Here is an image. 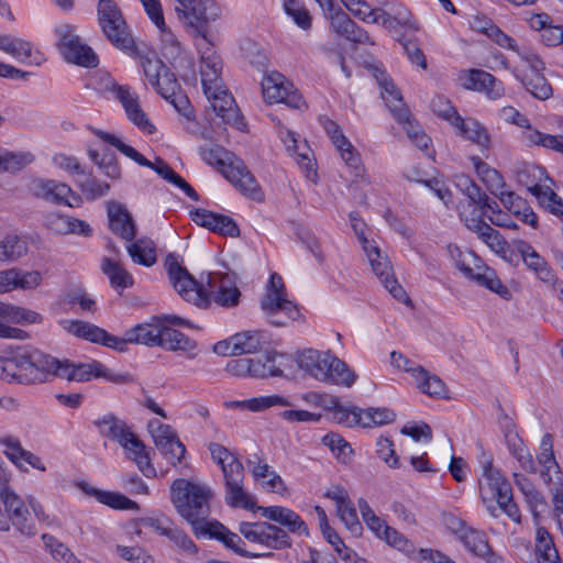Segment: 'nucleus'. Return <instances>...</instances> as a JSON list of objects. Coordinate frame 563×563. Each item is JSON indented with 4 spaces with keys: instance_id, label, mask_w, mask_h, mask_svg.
Wrapping results in <instances>:
<instances>
[{
    "instance_id": "obj_55",
    "label": "nucleus",
    "mask_w": 563,
    "mask_h": 563,
    "mask_svg": "<svg viewBox=\"0 0 563 563\" xmlns=\"http://www.w3.org/2000/svg\"><path fill=\"white\" fill-rule=\"evenodd\" d=\"M13 46L14 48H12L10 55L21 63L40 66L45 62L44 54L23 38L15 37Z\"/></svg>"
},
{
    "instance_id": "obj_11",
    "label": "nucleus",
    "mask_w": 563,
    "mask_h": 563,
    "mask_svg": "<svg viewBox=\"0 0 563 563\" xmlns=\"http://www.w3.org/2000/svg\"><path fill=\"white\" fill-rule=\"evenodd\" d=\"M450 253L455 262L456 268L462 272L466 278L496 292L503 299L509 300L511 298L510 290L497 277L495 271L483 265L474 253H463L457 246L453 249L450 246Z\"/></svg>"
},
{
    "instance_id": "obj_26",
    "label": "nucleus",
    "mask_w": 563,
    "mask_h": 563,
    "mask_svg": "<svg viewBox=\"0 0 563 563\" xmlns=\"http://www.w3.org/2000/svg\"><path fill=\"white\" fill-rule=\"evenodd\" d=\"M461 219L465 223L466 228L475 233L477 238L484 242L493 252L501 256H505L508 253V242L497 230L492 228L481 217L464 218L461 214Z\"/></svg>"
},
{
    "instance_id": "obj_7",
    "label": "nucleus",
    "mask_w": 563,
    "mask_h": 563,
    "mask_svg": "<svg viewBox=\"0 0 563 563\" xmlns=\"http://www.w3.org/2000/svg\"><path fill=\"white\" fill-rule=\"evenodd\" d=\"M15 349L18 384H44L56 377L58 358L31 346L18 345Z\"/></svg>"
},
{
    "instance_id": "obj_50",
    "label": "nucleus",
    "mask_w": 563,
    "mask_h": 563,
    "mask_svg": "<svg viewBox=\"0 0 563 563\" xmlns=\"http://www.w3.org/2000/svg\"><path fill=\"white\" fill-rule=\"evenodd\" d=\"M471 161L474 165L477 176L485 184L486 188L492 195L499 192V190L506 187V183L497 169L490 167L478 156H473Z\"/></svg>"
},
{
    "instance_id": "obj_42",
    "label": "nucleus",
    "mask_w": 563,
    "mask_h": 563,
    "mask_svg": "<svg viewBox=\"0 0 563 563\" xmlns=\"http://www.w3.org/2000/svg\"><path fill=\"white\" fill-rule=\"evenodd\" d=\"M178 124H181L184 129L195 135L202 139H210L207 129L196 120L194 108L187 96L178 95Z\"/></svg>"
},
{
    "instance_id": "obj_20",
    "label": "nucleus",
    "mask_w": 563,
    "mask_h": 563,
    "mask_svg": "<svg viewBox=\"0 0 563 563\" xmlns=\"http://www.w3.org/2000/svg\"><path fill=\"white\" fill-rule=\"evenodd\" d=\"M62 324L68 333L79 339L103 345L118 352H123V341L121 338L109 333L107 330L93 323L81 320H65Z\"/></svg>"
},
{
    "instance_id": "obj_18",
    "label": "nucleus",
    "mask_w": 563,
    "mask_h": 563,
    "mask_svg": "<svg viewBox=\"0 0 563 563\" xmlns=\"http://www.w3.org/2000/svg\"><path fill=\"white\" fill-rule=\"evenodd\" d=\"M263 96L269 102L285 103L292 109H301L306 106L302 97L294 88V85L285 80L279 73H272L262 81Z\"/></svg>"
},
{
    "instance_id": "obj_3",
    "label": "nucleus",
    "mask_w": 563,
    "mask_h": 563,
    "mask_svg": "<svg viewBox=\"0 0 563 563\" xmlns=\"http://www.w3.org/2000/svg\"><path fill=\"white\" fill-rule=\"evenodd\" d=\"M214 493L208 484L196 477H178V515L191 526L198 539L211 521L208 517Z\"/></svg>"
},
{
    "instance_id": "obj_64",
    "label": "nucleus",
    "mask_w": 563,
    "mask_h": 563,
    "mask_svg": "<svg viewBox=\"0 0 563 563\" xmlns=\"http://www.w3.org/2000/svg\"><path fill=\"white\" fill-rule=\"evenodd\" d=\"M115 553L130 563H155L154 558L139 545L126 547L118 544Z\"/></svg>"
},
{
    "instance_id": "obj_8",
    "label": "nucleus",
    "mask_w": 563,
    "mask_h": 563,
    "mask_svg": "<svg viewBox=\"0 0 563 563\" xmlns=\"http://www.w3.org/2000/svg\"><path fill=\"white\" fill-rule=\"evenodd\" d=\"M97 15L103 35L114 47L131 57L140 55L125 19L113 0H99Z\"/></svg>"
},
{
    "instance_id": "obj_45",
    "label": "nucleus",
    "mask_w": 563,
    "mask_h": 563,
    "mask_svg": "<svg viewBox=\"0 0 563 563\" xmlns=\"http://www.w3.org/2000/svg\"><path fill=\"white\" fill-rule=\"evenodd\" d=\"M536 556L538 563H561L553 538L543 527H538L536 531Z\"/></svg>"
},
{
    "instance_id": "obj_36",
    "label": "nucleus",
    "mask_w": 563,
    "mask_h": 563,
    "mask_svg": "<svg viewBox=\"0 0 563 563\" xmlns=\"http://www.w3.org/2000/svg\"><path fill=\"white\" fill-rule=\"evenodd\" d=\"M516 247L526 267L533 272L538 279L543 283L553 280V269L530 243L521 240L517 242Z\"/></svg>"
},
{
    "instance_id": "obj_62",
    "label": "nucleus",
    "mask_w": 563,
    "mask_h": 563,
    "mask_svg": "<svg viewBox=\"0 0 563 563\" xmlns=\"http://www.w3.org/2000/svg\"><path fill=\"white\" fill-rule=\"evenodd\" d=\"M42 540L45 544V548L49 551L56 561H63L64 563H79L76 555L55 537L44 533L42 536Z\"/></svg>"
},
{
    "instance_id": "obj_21",
    "label": "nucleus",
    "mask_w": 563,
    "mask_h": 563,
    "mask_svg": "<svg viewBox=\"0 0 563 563\" xmlns=\"http://www.w3.org/2000/svg\"><path fill=\"white\" fill-rule=\"evenodd\" d=\"M40 319L35 311L0 301V338L24 340L26 332L8 323H35Z\"/></svg>"
},
{
    "instance_id": "obj_9",
    "label": "nucleus",
    "mask_w": 563,
    "mask_h": 563,
    "mask_svg": "<svg viewBox=\"0 0 563 563\" xmlns=\"http://www.w3.org/2000/svg\"><path fill=\"white\" fill-rule=\"evenodd\" d=\"M261 308L268 322L275 327H286L300 318L297 305L287 299L283 278L277 273L271 275Z\"/></svg>"
},
{
    "instance_id": "obj_19",
    "label": "nucleus",
    "mask_w": 563,
    "mask_h": 563,
    "mask_svg": "<svg viewBox=\"0 0 563 563\" xmlns=\"http://www.w3.org/2000/svg\"><path fill=\"white\" fill-rule=\"evenodd\" d=\"M0 499L4 505L9 519V525L13 527L23 536L33 537L36 534V528L29 517V511L22 498L10 488L9 484L0 488Z\"/></svg>"
},
{
    "instance_id": "obj_23",
    "label": "nucleus",
    "mask_w": 563,
    "mask_h": 563,
    "mask_svg": "<svg viewBox=\"0 0 563 563\" xmlns=\"http://www.w3.org/2000/svg\"><path fill=\"white\" fill-rule=\"evenodd\" d=\"M113 92L121 102L128 119L143 133L153 134L155 126L142 110L136 93L132 92L130 87L115 85Z\"/></svg>"
},
{
    "instance_id": "obj_27",
    "label": "nucleus",
    "mask_w": 563,
    "mask_h": 563,
    "mask_svg": "<svg viewBox=\"0 0 563 563\" xmlns=\"http://www.w3.org/2000/svg\"><path fill=\"white\" fill-rule=\"evenodd\" d=\"M155 25L161 30L162 55L170 64L176 59V38L172 30H166L164 16L158 0H140Z\"/></svg>"
},
{
    "instance_id": "obj_53",
    "label": "nucleus",
    "mask_w": 563,
    "mask_h": 563,
    "mask_svg": "<svg viewBox=\"0 0 563 563\" xmlns=\"http://www.w3.org/2000/svg\"><path fill=\"white\" fill-rule=\"evenodd\" d=\"M327 407L333 411V419L338 423L349 427L361 426L362 409L358 407L346 408L341 405L338 397H329Z\"/></svg>"
},
{
    "instance_id": "obj_37",
    "label": "nucleus",
    "mask_w": 563,
    "mask_h": 563,
    "mask_svg": "<svg viewBox=\"0 0 563 563\" xmlns=\"http://www.w3.org/2000/svg\"><path fill=\"white\" fill-rule=\"evenodd\" d=\"M148 432L151 433L156 448L172 464L176 465L174 445L176 434L169 424H165L158 419H152L147 423Z\"/></svg>"
},
{
    "instance_id": "obj_17",
    "label": "nucleus",
    "mask_w": 563,
    "mask_h": 563,
    "mask_svg": "<svg viewBox=\"0 0 563 563\" xmlns=\"http://www.w3.org/2000/svg\"><path fill=\"white\" fill-rule=\"evenodd\" d=\"M365 254L374 274L378 277L388 292L398 301L411 307L412 301L404 287L395 278L388 257L382 253L377 245L368 247V250L365 251Z\"/></svg>"
},
{
    "instance_id": "obj_35",
    "label": "nucleus",
    "mask_w": 563,
    "mask_h": 563,
    "mask_svg": "<svg viewBox=\"0 0 563 563\" xmlns=\"http://www.w3.org/2000/svg\"><path fill=\"white\" fill-rule=\"evenodd\" d=\"M56 377L77 383H85L92 378H99L100 362L92 361L90 363H73L68 360H58Z\"/></svg>"
},
{
    "instance_id": "obj_57",
    "label": "nucleus",
    "mask_w": 563,
    "mask_h": 563,
    "mask_svg": "<svg viewBox=\"0 0 563 563\" xmlns=\"http://www.w3.org/2000/svg\"><path fill=\"white\" fill-rule=\"evenodd\" d=\"M522 140L527 145H538L563 154V137L542 133L539 130L522 131Z\"/></svg>"
},
{
    "instance_id": "obj_60",
    "label": "nucleus",
    "mask_w": 563,
    "mask_h": 563,
    "mask_svg": "<svg viewBox=\"0 0 563 563\" xmlns=\"http://www.w3.org/2000/svg\"><path fill=\"white\" fill-rule=\"evenodd\" d=\"M27 252V244L22 238L10 234L0 241V261H14Z\"/></svg>"
},
{
    "instance_id": "obj_2",
    "label": "nucleus",
    "mask_w": 563,
    "mask_h": 563,
    "mask_svg": "<svg viewBox=\"0 0 563 563\" xmlns=\"http://www.w3.org/2000/svg\"><path fill=\"white\" fill-rule=\"evenodd\" d=\"M207 284L209 291L178 262V295L185 301L198 308H208L212 302L225 309L239 306L241 291L235 273H210Z\"/></svg>"
},
{
    "instance_id": "obj_15",
    "label": "nucleus",
    "mask_w": 563,
    "mask_h": 563,
    "mask_svg": "<svg viewBox=\"0 0 563 563\" xmlns=\"http://www.w3.org/2000/svg\"><path fill=\"white\" fill-rule=\"evenodd\" d=\"M145 77L156 91L176 108V75L162 60L139 55Z\"/></svg>"
},
{
    "instance_id": "obj_48",
    "label": "nucleus",
    "mask_w": 563,
    "mask_h": 563,
    "mask_svg": "<svg viewBox=\"0 0 563 563\" xmlns=\"http://www.w3.org/2000/svg\"><path fill=\"white\" fill-rule=\"evenodd\" d=\"M95 424L102 437L109 438L119 444L126 440V434L131 431L123 420L111 413L104 415Z\"/></svg>"
},
{
    "instance_id": "obj_5",
    "label": "nucleus",
    "mask_w": 563,
    "mask_h": 563,
    "mask_svg": "<svg viewBox=\"0 0 563 563\" xmlns=\"http://www.w3.org/2000/svg\"><path fill=\"white\" fill-rule=\"evenodd\" d=\"M176 316H153L150 321L137 323L124 332L123 352L128 344H143L161 346L165 350L176 351Z\"/></svg>"
},
{
    "instance_id": "obj_34",
    "label": "nucleus",
    "mask_w": 563,
    "mask_h": 563,
    "mask_svg": "<svg viewBox=\"0 0 563 563\" xmlns=\"http://www.w3.org/2000/svg\"><path fill=\"white\" fill-rule=\"evenodd\" d=\"M110 230L125 241H132L136 234V225L128 209L119 202L108 205Z\"/></svg>"
},
{
    "instance_id": "obj_43",
    "label": "nucleus",
    "mask_w": 563,
    "mask_h": 563,
    "mask_svg": "<svg viewBox=\"0 0 563 563\" xmlns=\"http://www.w3.org/2000/svg\"><path fill=\"white\" fill-rule=\"evenodd\" d=\"M327 380L323 383H331L343 387H352L357 379V374L349 367V365L331 353V358L328 363Z\"/></svg>"
},
{
    "instance_id": "obj_41",
    "label": "nucleus",
    "mask_w": 563,
    "mask_h": 563,
    "mask_svg": "<svg viewBox=\"0 0 563 563\" xmlns=\"http://www.w3.org/2000/svg\"><path fill=\"white\" fill-rule=\"evenodd\" d=\"M466 87L470 89L484 91L490 99H498L504 95L501 81L492 74L482 69H472L470 71Z\"/></svg>"
},
{
    "instance_id": "obj_63",
    "label": "nucleus",
    "mask_w": 563,
    "mask_h": 563,
    "mask_svg": "<svg viewBox=\"0 0 563 563\" xmlns=\"http://www.w3.org/2000/svg\"><path fill=\"white\" fill-rule=\"evenodd\" d=\"M88 156L111 179H119L121 177L120 167L113 155L103 154L100 156L98 151L89 148Z\"/></svg>"
},
{
    "instance_id": "obj_54",
    "label": "nucleus",
    "mask_w": 563,
    "mask_h": 563,
    "mask_svg": "<svg viewBox=\"0 0 563 563\" xmlns=\"http://www.w3.org/2000/svg\"><path fill=\"white\" fill-rule=\"evenodd\" d=\"M525 88L537 99L547 100L553 89L541 71H532L519 78Z\"/></svg>"
},
{
    "instance_id": "obj_24",
    "label": "nucleus",
    "mask_w": 563,
    "mask_h": 563,
    "mask_svg": "<svg viewBox=\"0 0 563 563\" xmlns=\"http://www.w3.org/2000/svg\"><path fill=\"white\" fill-rule=\"evenodd\" d=\"M330 27L338 35L355 44L375 45L368 32L355 23L342 9L330 14Z\"/></svg>"
},
{
    "instance_id": "obj_4",
    "label": "nucleus",
    "mask_w": 563,
    "mask_h": 563,
    "mask_svg": "<svg viewBox=\"0 0 563 563\" xmlns=\"http://www.w3.org/2000/svg\"><path fill=\"white\" fill-rule=\"evenodd\" d=\"M200 154L207 164L218 167L222 175L243 195L257 201L263 199V192L255 177L232 153L219 145H208L200 147Z\"/></svg>"
},
{
    "instance_id": "obj_32",
    "label": "nucleus",
    "mask_w": 563,
    "mask_h": 563,
    "mask_svg": "<svg viewBox=\"0 0 563 563\" xmlns=\"http://www.w3.org/2000/svg\"><path fill=\"white\" fill-rule=\"evenodd\" d=\"M288 361L287 355L275 351L267 352L263 357L249 358L251 377H280Z\"/></svg>"
},
{
    "instance_id": "obj_12",
    "label": "nucleus",
    "mask_w": 563,
    "mask_h": 563,
    "mask_svg": "<svg viewBox=\"0 0 563 563\" xmlns=\"http://www.w3.org/2000/svg\"><path fill=\"white\" fill-rule=\"evenodd\" d=\"M178 20L194 40L207 36L210 22L220 14L214 0H178Z\"/></svg>"
},
{
    "instance_id": "obj_47",
    "label": "nucleus",
    "mask_w": 563,
    "mask_h": 563,
    "mask_svg": "<svg viewBox=\"0 0 563 563\" xmlns=\"http://www.w3.org/2000/svg\"><path fill=\"white\" fill-rule=\"evenodd\" d=\"M539 203L563 223V200L549 186L533 184L528 187Z\"/></svg>"
},
{
    "instance_id": "obj_58",
    "label": "nucleus",
    "mask_w": 563,
    "mask_h": 563,
    "mask_svg": "<svg viewBox=\"0 0 563 563\" xmlns=\"http://www.w3.org/2000/svg\"><path fill=\"white\" fill-rule=\"evenodd\" d=\"M128 253L135 264L152 266L156 262L155 249L152 241L139 239L128 246Z\"/></svg>"
},
{
    "instance_id": "obj_56",
    "label": "nucleus",
    "mask_w": 563,
    "mask_h": 563,
    "mask_svg": "<svg viewBox=\"0 0 563 563\" xmlns=\"http://www.w3.org/2000/svg\"><path fill=\"white\" fill-rule=\"evenodd\" d=\"M173 521L164 515L157 517H143L134 522L135 533L141 534L143 529H151L159 536L174 539Z\"/></svg>"
},
{
    "instance_id": "obj_13",
    "label": "nucleus",
    "mask_w": 563,
    "mask_h": 563,
    "mask_svg": "<svg viewBox=\"0 0 563 563\" xmlns=\"http://www.w3.org/2000/svg\"><path fill=\"white\" fill-rule=\"evenodd\" d=\"M214 463L221 467L224 477L225 503L231 507L253 510L255 500L243 488L244 466L239 457Z\"/></svg>"
},
{
    "instance_id": "obj_52",
    "label": "nucleus",
    "mask_w": 563,
    "mask_h": 563,
    "mask_svg": "<svg viewBox=\"0 0 563 563\" xmlns=\"http://www.w3.org/2000/svg\"><path fill=\"white\" fill-rule=\"evenodd\" d=\"M416 373L415 380L421 393L434 398L446 397V386L440 377L431 375L426 368L416 369Z\"/></svg>"
},
{
    "instance_id": "obj_40",
    "label": "nucleus",
    "mask_w": 563,
    "mask_h": 563,
    "mask_svg": "<svg viewBox=\"0 0 563 563\" xmlns=\"http://www.w3.org/2000/svg\"><path fill=\"white\" fill-rule=\"evenodd\" d=\"M453 128L460 136L475 143L479 147H489L490 137L488 131L477 120L472 118H456L455 125Z\"/></svg>"
},
{
    "instance_id": "obj_10",
    "label": "nucleus",
    "mask_w": 563,
    "mask_h": 563,
    "mask_svg": "<svg viewBox=\"0 0 563 563\" xmlns=\"http://www.w3.org/2000/svg\"><path fill=\"white\" fill-rule=\"evenodd\" d=\"M450 253L455 262L456 268L462 272L466 278L496 292L503 299L509 300L511 298L510 290L497 277L495 271L483 265L474 253H463L457 246L453 249L450 246Z\"/></svg>"
},
{
    "instance_id": "obj_61",
    "label": "nucleus",
    "mask_w": 563,
    "mask_h": 563,
    "mask_svg": "<svg viewBox=\"0 0 563 563\" xmlns=\"http://www.w3.org/2000/svg\"><path fill=\"white\" fill-rule=\"evenodd\" d=\"M396 419V413L387 408H367L362 409L361 426L369 428L372 426H380L390 423Z\"/></svg>"
},
{
    "instance_id": "obj_38",
    "label": "nucleus",
    "mask_w": 563,
    "mask_h": 563,
    "mask_svg": "<svg viewBox=\"0 0 563 563\" xmlns=\"http://www.w3.org/2000/svg\"><path fill=\"white\" fill-rule=\"evenodd\" d=\"M479 486L482 492L485 486H487L492 495L496 498L499 496L505 497L506 493L511 490L510 483L500 471L493 465L490 457H486L482 461V479L479 481Z\"/></svg>"
},
{
    "instance_id": "obj_28",
    "label": "nucleus",
    "mask_w": 563,
    "mask_h": 563,
    "mask_svg": "<svg viewBox=\"0 0 563 563\" xmlns=\"http://www.w3.org/2000/svg\"><path fill=\"white\" fill-rule=\"evenodd\" d=\"M200 538H209V539H216L220 542H222L225 548L234 551L236 554L245 558H271L273 556L272 552L265 553V554H257L252 553L240 547L241 543H243L242 539L234 532L230 531L224 525H222L220 521L213 519L210 521L209 525L206 526V529L202 531L201 534H199Z\"/></svg>"
},
{
    "instance_id": "obj_49",
    "label": "nucleus",
    "mask_w": 563,
    "mask_h": 563,
    "mask_svg": "<svg viewBox=\"0 0 563 563\" xmlns=\"http://www.w3.org/2000/svg\"><path fill=\"white\" fill-rule=\"evenodd\" d=\"M101 271L108 276L111 286L117 290L121 291L133 285L132 275L119 262L103 257L101 261Z\"/></svg>"
},
{
    "instance_id": "obj_44",
    "label": "nucleus",
    "mask_w": 563,
    "mask_h": 563,
    "mask_svg": "<svg viewBox=\"0 0 563 563\" xmlns=\"http://www.w3.org/2000/svg\"><path fill=\"white\" fill-rule=\"evenodd\" d=\"M229 409L250 410L260 412L274 406H288L289 402L286 398L278 395L261 396L246 400H231L224 402Z\"/></svg>"
},
{
    "instance_id": "obj_46",
    "label": "nucleus",
    "mask_w": 563,
    "mask_h": 563,
    "mask_svg": "<svg viewBox=\"0 0 563 563\" xmlns=\"http://www.w3.org/2000/svg\"><path fill=\"white\" fill-rule=\"evenodd\" d=\"M266 338L261 331H243L231 336L238 355L256 353L266 343Z\"/></svg>"
},
{
    "instance_id": "obj_39",
    "label": "nucleus",
    "mask_w": 563,
    "mask_h": 563,
    "mask_svg": "<svg viewBox=\"0 0 563 563\" xmlns=\"http://www.w3.org/2000/svg\"><path fill=\"white\" fill-rule=\"evenodd\" d=\"M120 445L124 449L126 456L136 463L139 470L145 476H150L155 473L144 443L132 432V430L126 434V440H123Z\"/></svg>"
},
{
    "instance_id": "obj_25",
    "label": "nucleus",
    "mask_w": 563,
    "mask_h": 563,
    "mask_svg": "<svg viewBox=\"0 0 563 563\" xmlns=\"http://www.w3.org/2000/svg\"><path fill=\"white\" fill-rule=\"evenodd\" d=\"M538 463L541 465L540 476L543 482L551 485V490H560L563 486V473L561 472L553 453L552 438L545 434L541 441V452L537 456Z\"/></svg>"
},
{
    "instance_id": "obj_16",
    "label": "nucleus",
    "mask_w": 563,
    "mask_h": 563,
    "mask_svg": "<svg viewBox=\"0 0 563 563\" xmlns=\"http://www.w3.org/2000/svg\"><path fill=\"white\" fill-rule=\"evenodd\" d=\"M240 533L251 542L260 543L273 550H283L291 547L288 533L280 527L265 521L241 522Z\"/></svg>"
},
{
    "instance_id": "obj_6",
    "label": "nucleus",
    "mask_w": 563,
    "mask_h": 563,
    "mask_svg": "<svg viewBox=\"0 0 563 563\" xmlns=\"http://www.w3.org/2000/svg\"><path fill=\"white\" fill-rule=\"evenodd\" d=\"M375 71L376 80L382 89V98L385 100L390 113L404 125L407 136L415 145L422 151H427L431 140L422 131L421 126L411 120V113L404 102L401 92L395 87L385 71L379 69H375Z\"/></svg>"
},
{
    "instance_id": "obj_59",
    "label": "nucleus",
    "mask_w": 563,
    "mask_h": 563,
    "mask_svg": "<svg viewBox=\"0 0 563 563\" xmlns=\"http://www.w3.org/2000/svg\"><path fill=\"white\" fill-rule=\"evenodd\" d=\"M35 159L31 152H11L1 150V173H15L30 165Z\"/></svg>"
},
{
    "instance_id": "obj_22",
    "label": "nucleus",
    "mask_w": 563,
    "mask_h": 563,
    "mask_svg": "<svg viewBox=\"0 0 563 563\" xmlns=\"http://www.w3.org/2000/svg\"><path fill=\"white\" fill-rule=\"evenodd\" d=\"M30 190L37 198L56 205L74 208L79 207L81 202L80 196L74 194L68 185L53 179H35L31 183Z\"/></svg>"
},
{
    "instance_id": "obj_30",
    "label": "nucleus",
    "mask_w": 563,
    "mask_h": 563,
    "mask_svg": "<svg viewBox=\"0 0 563 563\" xmlns=\"http://www.w3.org/2000/svg\"><path fill=\"white\" fill-rule=\"evenodd\" d=\"M42 283V274L38 271H22L8 268L0 271V294L10 292L14 289L32 290Z\"/></svg>"
},
{
    "instance_id": "obj_14",
    "label": "nucleus",
    "mask_w": 563,
    "mask_h": 563,
    "mask_svg": "<svg viewBox=\"0 0 563 563\" xmlns=\"http://www.w3.org/2000/svg\"><path fill=\"white\" fill-rule=\"evenodd\" d=\"M57 47L66 62L82 67H96L98 57L91 47L81 42L75 34V29L69 24H62L55 29Z\"/></svg>"
},
{
    "instance_id": "obj_29",
    "label": "nucleus",
    "mask_w": 563,
    "mask_h": 563,
    "mask_svg": "<svg viewBox=\"0 0 563 563\" xmlns=\"http://www.w3.org/2000/svg\"><path fill=\"white\" fill-rule=\"evenodd\" d=\"M253 510L260 511L264 518L271 521L278 522L294 534L309 536V530L306 522L297 512L289 508L282 506H258L254 507Z\"/></svg>"
},
{
    "instance_id": "obj_51",
    "label": "nucleus",
    "mask_w": 563,
    "mask_h": 563,
    "mask_svg": "<svg viewBox=\"0 0 563 563\" xmlns=\"http://www.w3.org/2000/svg\"><path fill=\"white\" fill-rule=\"evenodd\" d=\"M89 130L98 136L101 141H103L107 144H110L114 146L119 152H121L126 157L134 161L140 166H151L152 162L148 161L145 156H143L141 153H139L134 147L125 144L123 141H121L117 135L111 134L109 132L96 129V128H89Z\"/></svg>"
},
{
    "instance_id": "obj_1",
    "label": "nucleus",
    "mask_w": 563,
    "mask_h": 563,
    "mask_svg": "<svg viewBox=\"0 0 563 563\" xmlns=\"http://www.w3.org/2000/svg\"><path fill=\"white\" fill-rule=\"evenodd\" d=\"M194 44L200 56V77L205 96L216 114L225 124L242 130L245 124L240 110L222 79L223 65L221 57L208 36H198L194 40Z\"/></svg>"
},
{
    "instance_id": "obj_33",
    "label": "nucleus",
    "mask_w": 563,
    "mask_h": 563,
    "mask_svg": "<svg viewBox=\"0 0 563 563\" xmlns=\"http://www.w3.org/2000/svg\"><path fill=\"white\" fill-rule=\"evenodd\" d=\"M460 542L468 552L485 560L486 563H505V559L492 550L483 531L470 527L460 539Z\"/></svg>"
},
{
    "instance_id": "obj_31",
    "label": "nucleus",
    "mask_w": 563,
    "mask_h": 563,
    "mask_svg": "<svg viewBox=\"0 0 563 563\" xmlns=\"http://www.w3.org/2000/svg\"><path fill=\"white\" fill-rule=\"evenodd\" d=\"M331 358L330 351H318L314 349H306L296 354L295 361L298 367L307 375L319 382L327 380L328 363Z\"/></svg>"
}]
</instances>
